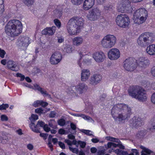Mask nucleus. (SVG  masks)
Returning <instances> with one entry per match:
<instances>
[{
	"instance_id": "nucleus-1",
	"label": "nucleus",
	"mask_w": 155,
	"mask_h": 155,
	"mask_svg": "<svg viewBox=\"0 0 155 155\" xmlns=\"http://www.w3.org/2000/svg\"><path fill=\"white\" fill-rule=\"evenodd\" d=\"M111 114L115 120L122 121L123 120H128L130 117L131 114V109L126 104H118L113 107Z\"/></svg>"
},
{
	"instance_id": "nucleus-2",
	"label": "nucleus",
	"mask_w": 155,
	"mask_h": 155,
	"mask_svg": "<svg viewBox=\"0 0 155 155\" xmlns=\"http://www.w3.org/2000/svg\"><path fill=\"white\" fill-rule=\"evenodd\" d=\"M150 61L147 58H140L137 61L132 58L126 59L124 62V67L127 71H133L136 68V63L141 68H145L150 64Z\"/></svg>"
},
{
	"instance_id": "nucleus-3",
	"label": "nucleus",
	"mask_w": 155,
	"mask_h": 155,
	"mask_svg": "<svg viewBox=\"0 0 155 155\" xmlns=\"http://www.w3.org/2000/svg\"><path fill=\"white\" fill-rule=\"evenodd\" d=\"M22 29V25L20 21L17 20L9 21L5 27L6 34L11 37H14L20 34Z\"/></svg>"
},
{
	"instance_id": "nucleus-4",
	"label": "nucleus",
	"mask_w": 155,
	"mask_h": 155,
	"mask_svg": "<svg viewBox=\"0 0 155 155\" xmlns=\"http://www.w3.org/2000/svg\"><path fill=\"white\" fill-rule=\"evenodd\" d=\"M75 24L72 26H71L67 27V30L68 33L71 35H76L78 33H79L81 29L83 27L84 24V20L81 17L79 16H74L71 18L68 22L70 23Z\"/></svg>"
},
{
	"instance_id": "nucleus-5",
	"label": "nucleus",
	"mask_w": 155,
	"mask_h": 155,
	"mask_svg": "<svg viewBox=\"0 0 155 155\" xmlns=\"http://www.w3.org/2000/svg\"><path fill=\"white\" fill-rule=\"evenodd\" d=\"M130 95L140 101L143 102L147 100V94L145 90L139 86H132L128 90Z\"/></svg>"
},
{
	"instance_id": "nucleus-6",
	"label": "nucleus",
	"mask_w": 155,
	"mask_h": 155,
	"mask_svg": "<svg viewBox=\"0 0 155 155\" xmlns=\"http://www.w3.org/2000/svg\"><path fill=\"white\" fill-rule=\"evenodd\" d=\"M155 39L153 34L145 32L142 34L137 40V43L141 47L146 46L153 42Z\"/></svg>"
},
{
	"instance_id": "nucleus-7",
	"label": "nucleus",
	"mask_w": 155,
	"mask_h": 155,
	"mask_svg": "<svg viewBox=\"0 0 155 155\" xmlns=\"http://www.w3.org/2000/svg\"><path fill=\"white\" fill-rule=\"evenodd\" d=\"M130 4L129 0H120L117 4V11L121 13H130L132 10Z\"/></svg>"
},
{
	"instance_id": "nucleus-8",
	"label": "nucleus",
	"mask_w": 155,
	"mask_h": 155,
	"mask_svg": "<svg viewBox=\"0 0 155 155\" xmlns=\"http://www.w3.org/2000/svg\"><path fill=\"white\" fill-rule=\"evenodd\" d=\"M116 42V38L115 36L111 35H108L104 37L101 43L104 48H110L115 45Z\"/></svg>"
},
{
	"instance_id": "nucleus-9",
	"label": "nucleus",
	"mask_w": 155,
	"mask_h": 155,
	"mask_svg": "<svg viewBox=\"0 0 155 155\" xmlns=\"http://www.w3.org/2000/svg\"><path fill=\"white\" fill-rule=\"evenodd\" d=\"M116 21L117 25L120 27L126 28L128 26L130 23V20L127 15L120 14L117 16Z\"/></svg>"
},
{
	"instance_id": "nucleus-10",
	"label": "nucleus",
	"mask_w": 155,
	"mask_h": 155,
	"mask_svg": "<svg viewBox=\"0 0 155 155\" xmlns=\"http://www.w3.org/2000/svg\"><path fill=\"white\" fill-rule=\"evenodd\" d=\"M148 16L147 12L144 8H140L134 13L133 17L135 19H139L140 23H142L146 20Z\"/></svg>"
},
{
	"instance_id": "nucleus-11",
	"label": "nucleus",
	"mask_w": 155,
	"mask_h": 155,
	"mask_svg": "<svg viewBox=\"0 0 155 155\" xmlns=\"http://www.w3.org/2000/svg\"><path fill=\"white\" fill-rule=\"evenodd\" d=\"M101 12L98 8H94L90 10L87 15V18L91 21L97 20L101 15Z\"/></svg>"
},
{
	"instance_id": "nucleus-12",
	"label": "nucleus",
	"mask_w": 155,
	"mask_h": 155,
	"mask_svg": "<svg viewBox=\"0 0 155 155\" xmlns=\"http://www.w3.org/2000/svg\"><path fill=\"white\" fill-rule=\"evenodd\" d=\"M87 88V86L84 83H79L76 86H72L71 88V90H70L69 91L72 93H74V91L73 90L74 89L77 93L81 94L85 91Z\"/></svg>"
},
{
	"instance_id": "nucleus-13",
	"label": "nucleus",
	"mask_w": 155,
	"mask_h": 155,
	"mask_svg": "<svg viewBox=\"0 0 155 155\" xmlns=\"http://www.w3.org/2000/svg\"><path fill=\"white\" fill-rule=\"evenodd\" d=\"M120 52L117 48L111 49L108 53V57L111 60H117L120 57Z\"/></svg>"
},
{
	"instance_id": "nucleus-14",
	"label": "nucleus",
	"mask_w": 155,
	"mask_h": 155,
	"mask_svg": "<svg viewBox=\"0 0 155 155\" xmlns=\"http://www.w3.org/2000/svg\"><path fill=\"white\" fill-rule=\"evenodd\" d=\"M62 58L61 54L58 52H54L51 56L50 61L51 64L56 65L60 62Z\"/></svg>"
},
{
	"instance_id": "nucleus-15",
	"label": "nucleus",
	"mask_w": 155,
	"mask_h": 155,
	"mask_svg": "<svg viewBox=\"0 0 155 155\" xmlns=\"http://www.w3.org/2000/svg\"><path fill=\"white\" fill-rule=\"evenodd\" d=\"M94 59L97 63L103 62L105 60L106 56L104 53L102 51H97L93 54Z\"/></svg>"
},
{
	"instance_id": "nucleus-16",
	"label": "nucleus",
	"mask_w": 155,
	"mask_h": 155,
	"mask_svg": "<svg viewBox=\"0 0 155 155\" xmlns=\"http://www.w3.org/2000/svg\"><path fill=\"white\" fill-rule=\"evenodd\" d=\"M45 124L44 122L42 121H38L36 125H35L34 122H31L29 124V127L33 131L36 133H40V131L38 128V126H39L41 127H43Z\"/></svg>"
},
{
	"instance_id": "nucleus-17",
	"label": "nucleus",
	"mask_w": 155,
	"mask_h": 155,
	"mask_svg": "<svg viewBox=\"0 0 155 155\" xmlns=\"http://www.w3.org/2000/svg\"><path fill=\"white\" fill-rule=\"evenodd\" d=\"M56 29V28L54 26L47 27L42 31L41 33L43 35L51 36L54 34Z\"/></svg>"
},
{
	"instance_id": "nucleus-18",
	"label": "nucleus",
	"mask_w": 155,
	"mask_h": 155,
	"mask_svg": "<svg viewBox=\"0 0 155 155\" xmlns=\"http://www.w3.org/2000/svg\"><path fill=\"white\" fill-rule=\"evenodd\" d=\"M102 78L101 74H94L91 77L90 83L93 85H96L100 82Z\"/></svg>"
},
{
	"instance_id": "nucleus-19",
	"label": "nucleus",
	"mask_w": 155,
	"mask_h": 155,
	"mask_svg": "<svg viewBox=\"0 0 155 155\" xmlns=\"http://www.w3.org/2000/svg\"><path fill=\"white\" fill-rule=\"evenodd\" d=\"M95 0H85L83 4V8L87 11L92 7L94 4Z\"/></svg>"
},
{
	"instance_id": "nucleus-20",
	"label": "nucleus",
	"mask_w": 155,
	"mask_h": 155,
	"mask_svg": "<svg viewBox=\"0 0 155 155\" xmlns=\"http://www.w3.org/2000/svg\"><path fill=\"white\" fill-rule=\"evenodd\" d=\"M132 120V123L136 127L141 126L143 123L142 119L138 117L134 116Z\"/></svg>"
},
{
	"instance_id": "nucleus-21",
	"label": "nucleus",
	"mask_w": 155,
	"mask_h": 155,
	"mask_svg": "<svg viewBox=\"0 0 155 155\" xmlns=\"http://www.w3.org/2000/svg\"><path fill=\"white\" fill-rule=\"evenodd\" d=\"M8 68L13 71H17L18 70V67L15 62L13 61L9 60L7 63Z\"/></svg>"
},
{
	"instance_id": "nucleus-22",
	"label": "nucleus",
	"mask_w": 155,
	"mask_h": 155,
	"mask_svg": "<svg viewBox=\"0 0 155 155\" xmlns=\"http://www.w3.org/2000/svg\"><path fill=\"white\" fill-rule=\"evenodd\" d=\"M90 75V71L88 69H83L82 71L81 79L82 81H85L88 79Z\"/></svg>"
},
{
	"instance_id": "nucleus-23",
	"label": "nucleus",
	"mask_w": 155,
	"mask_h": 155,
	"mask_svg": "<svg viewBox=\"0 0 155 155\" xmlns=\"http://www.w3.org/2000/svg\"><path fill=\"white\" fill-rule=\"evenodd\" d=\"M35 90H38L40 91L44 97H46L49 94L45 91L43 90V89L40 86L37 84H34V88Z\"/></svg>"
},
{
	"instance_id": "nucleus-24",
	"label": "nucleus",
	"mask_w": 155,
	"mask_h": 155,
	"mask_svg": "<svg viewBox=\"0 0 155 155\" xmlns=\"http://www.w3.org/2000/svg\"><path fill=\"white\" fill-rule=\"evenodd\" d=\"M147 51L148 54L151 55H155V44H152L148 46Z\"/></svg>"
},
{
	"instance_id": "nucleus-25",
	"label": "nucleus",
	"mask_w": 155,
	"mask_h": 155,
	"mask_svg": "<svg viewBox=\"0 0 155 155\" xmlns=\"http://www.w3.org/2000/svg\"><path fill=\"white\" fill-rule=\"evenodd\" d=\"M83 39L81 37H76L72 40L73 44L74 45L79 46L81 45L83 42Z\"/></svg>"
},
{
	"instance_id": "nucleus-26",
	"label": "nucleus",
	"mask_w": 155,
	"mask_h": 155,
	"mask_svg": "<svg viewBox=\"0 0 155 155\" xmlns=\"http://www.w3.org/2000/svg\"><path fill=\"white\" fill-rule=\"evenodd\" d=\"M29 41V40L28 38H23V39L20 42L21 43L20 44L21 45V46L25 47H27L29 45V44L28 43Z\"/></svg>"
},
{
	"instance_id": "nucleus-27",
	"label": "nucleus",
	"mask_w": 155,
	"mask_h": 155,
	"mask_svg": "<svg viewBox=\"0 0 155 155\" xmlns=\"http://www.w3.org/2000/svg\"><path fill=\"white\" fill-rule=\"evenodd\" d=\"M24 3L26 5L29 6L33 5L35 0H22Z\"/></svg>"
},
{
	"instance_id": "nucleus-28",
	"label": "nucleus",
	"mask_w": 155,
	"mask_h": 155,
	"mask_svg": "<svg viewBox=\"0 0 155 155\" xmlns=\"http://www.w3.org/2000/svg\"><path fill=\"white\" fill-rule=\"evenodd\" d=\"M61 10L55 9L54 10L53 12L56 16L61 17V16L62 12Z\"/></svg>"
},
{
	"instance_id": "nucleus-29",
	"label": "nucleus",
	"mask_w": 155,
	"mask_h": 155,
	"mask_svg": "<svg viewBox=\"0 0 155 155\" xmlns=\"http://www.w3.org/2000/svg\"><path fill=\"white\" fill-rule=\"evenodd\" d=\"M80 131L88 136H91L92 134H91L92 132L91 130L85 129H81Z\"/></svg>"
},
{
	"instance_id": "nucleus-30",
	"label": "nucleus",
	"mask_w": 155,
	"mask_h": 155,
	"mask_svg": "<svg viewBox=\"0 0 155 155\" xmlns=\"http://www.w3.org/2000/svg\"><path fill=\"white\" fill-rule=\"evenodd\" d=\"M38 116L36 114H32L31 117L29 118V119L31 121V122H33L32 121H35V120H38Z\"/></svg>"
},
{
	"instance_id": "nucleus-31",
	"label": "nucleus",
	"mask_w": 155,
	"mask_h": 155,
	"mask_svg": "<svg viewBox=\"0 0 155 155\" xmlns=\"http://www.w3.org/2000/svg\"><path fill=\"white\" fill-rule=\"evenodd\" d=\"M83 0H71V2L73 4L76 5H80Z\"/></svg>"
},
{
	"instance_id": "nucleus-32",
	"label": "nucleus",
	"mask_w": 155,
	"mask_h": 155,
	"mask_svg": "<svg viewBox=\"0 0 155 155\" xmlns=\"http://www.w3.org/2000/svg\"><path fill=\"white\" fill-rule=\"evenodd\" d=\"M58 124L60 126H63L65 124V121L63 118L59 119L58 120Z\"/></svg>"
},
{
	"instance_id": "nucleus-33",
	"label": "nucleus",
	"mask_w": 155,
	"mask_h": 155,
	"mask_svg": "<svg viewBox=\"0 0 155 155\" xmlns=\"http://www.w3.org/2000/svg\"><path fill=\"white\" fill-rule=\"evenodd\" d=\"M9 106V105L8 104H2V105H0V110H5L8 108Z\"/></svg>"
},
{
	"instance_id": "nucleus-34",
	"label": "nucleus",
	"mask_w": 155,
	"mask_h": 155,
	"mask_svg": "<svg viewBox=\"0 0 155 155\" xmlns=\"http://www.w3.org/2000/svg\"><path fill=\"white\" fill-rule=\"evenodd\" d=\"M113 6L111 3H110L105 6L104 7V9L105 11H110L112 9Z\"/></svg>"
},
{
	"instance_id": "nucleus-35",
	"label": "nucleus",
	"mask_w": 155,
	"mask_h": 155,
	"mask_svg": "<svg viewBox=\"0 0 155 155\" xmlns=\"http://www.w3.org/2000/svg\"><path fill=\"white\" fill-rule=\"evenodd\" d=\"M54 22L55 25L57 27L59 28L61 26V23L59 20L58 19H55L54 20Z\"/></svg>"
},
{
	"instance_id": "nucleus-36",
	"label": "nucleus",
	"mask_w": 155,
	"mask_h": 155,
	"mask_svg": "<svg viewBox=\"0 0 155 155\" xmlns=\"http://www.w3.org/2000/svg\"><path fill=\"white\" fill-rule=\"evenodd\" d=\"M43 110H44L41 108H37L35 109V112L41 115L43 113Z\"/></svg>"
},
{
	"instance_id": "nucleus-37",
	"label": "nucleus",
	"mask_w": 155,
	"mask_h": 155,
	"mask_svg": "<svg viewBox=\"0 0 155 155\" xmlns=\"http://www.w3.org/2000/svg\"><path fill=\"white\" fill-rule=\"evenodd\" d=\"M78 144L80 145L81 147L82 148H84L86 145V143L85 142L81 140H79L78 142Z\"/></svg>"
},
{
	"instance_id": "nucleus-38",
	"label": "nucleus",
	"mask_w": 155,
	"mask_h": 155,
	"mask_svg": "<svg viewBox=\"0 0 155 155\" xmlns=\"http://www.w3.org/2000/svg\"><path fill=\"white\" fill-rule=\"evenodd\" d=\"M79 55L80 56V60L79 61L78 64L79 67L81 68V64L80 63V61L82 58V57L84 56V55H86L87 54L85 53V54H84L83 52H80L79 53Z\"/></svg>"
},
{
	"instance_id": "nucleus-39",
	"label": "nucleus",
	"mask_w": 155,
	"mask_h": 155,
	"mask_svg": "<svg viewBox=\"0 0 155 155\" xmlns=\"http://www.w3.org/2000/svg\"><path fill=\"white\" fill-rule=\"evenodd\" d=\"M69 149L70 151H71L73 153L78 154L79 152L78 149L76 148H73L69 147Z\"/></svg>"
},
{
	"instance_id": "nucleus-40",
	"label": "nucleus",
	"mask_w": 155,
	"mask_h": 155,
	"mask_svg": "<svg viewBox=\"0 0 155 155\" xmlns=\"http://www.w3.org/2000/svg\"><path fill=\"white\" fill-rule=\"evenodd\" d=\"M41 101L37 100L35 101L32 104V106L35 107H37L40 106Z\"/></svg>"
},
{
	"instance_id": "nucleus-41",
	"label": "nucleus",
	"mask_w": 155,
	"mask_h": 155,
	"mask_svg": "<svg viewBox=\"0 0 155 155\" xmlns=\"http://www.w3.org/2000/svg\"><path fill=\"white\" fill-rule=\"evenodd\" d=\"M144 132L143 131L141 130L140 131L138 132V133L137 134V136L138 137H139L140 136V137L141 138L143 137L145 135Z\"/></svg>"
},
{
	"instance_id": "nucleus-42",
	"label": "nucleus",
	"mask_w": 155,
	"mask_h": 155,
	"mask_svg": "<svg viewBox=\"0 0 155 155\" xmlns=\"http://www.w3.org/2000/svg\"><path fill=\"white\" fill-rule=\"evenodd\" d=\"M1 120L2 121H6L8 120V117L5 115H2L1 117Z\"/></svg>"
},
{
	"instance_id": "nucleus-43",
	"label": "nucleus",
	"mask_w": 155,
	"mask_h": 155,
	"mask_svg": "<svg viewBox=\"0 0 155 155\" xmlns=\"http://www.w3.org/2000/svg\"><path fill=\"white\" fill-rule=\"evenodd\" d=\"M56 115V112L54 111H51L49 114V117L51 118H54L55 117Z\"/></svg>"
},
{
	"instance_id": "nucleus-44",
	"label": "nucleus",
	"mask_w": 155,
	"mask_h": 155,
	"mask_svg": "<svg viewBox=\"0 0 155 155\" xmlns=\"http://www.w3.org/2000/svg\"><path fill=\"white\" fill-rule=\"evenodd\" d=\"M151 101L153 104H155V92L152 95L151 97Z\"/></svg>"
},
{
	"instance_id": "nucleus-45",
	"label": "nucleus",
	"mask_w": 155,
	"mask_h": 155,
	"mask_svg": "<svg viewBox=\"0 0 155 155\" xmlns=\"http://www.w3.org/2000/svg\"><path fill=\"white\" fill-rule=\"evenodd\" d=\"M44 130L46 132H48L50 130V128L48 127L47 124H46L43 127Z\"/></svg>"
},
{
	"instance_id": "nucleus-46",
	"label": "nucleus",
	"mask_w": 155,
	"mask_h": 155,
	"mask_svg": "<svg viewBox=\"0 0 155 155\" xmlns=\"http://www.w3.org/2000/svg\"><path fill=\"white\" fill-rule=\"evenodd\" d=\"M58 144L59 147L62 149H65V147L64 144L61 141H59L58 142Z\"/></svg>"
},
{
	"instance_id": "nucleus-47",
	"label": "nucleus",
	"mask_w": 155,
	"mask_h": 155,
	"mask_svg": "<svg viewBox=\"0 0 155 155\" xmlns=\"http://www.w3.org/2000/svg\"><path fill=\"white\" fill-rule=\"evenodd\" d=\"M48 134H45L43 133H41L40 134V137H43L44 140H46L48 137Z\"/></svg>"
},
{
	"instance_id": "nucleus-48",
	"label": "nucleus",
	"mask_w": 155,
	"mask_h": 155,
	"mask_svg": "<svg viewBox=\"0 0 155 155\" xmlns=\"http://www.w3.org/2000/svg\"><path fill=\"white\" fill-rule=\"evenodd\" d=\"M6 54L5 51L2 49L1 51H0V57L2 58H3L5 57V55Z\"/></svg>"
},
{
	"instance_id": "nucleus-49",
	"label": "nucleus",
	"mask_w": 155,
	"mask_h": 155,
	"mask_svg": "<svg viewBox=\"0 0 155 155\" xmlns=\"http://www.w3.org/2000/svg\"><path fill=\"white\" fill-rule=\"evenodd\" d=\"M48 104L47 102L43 101H41L40 106H41L43 107H45L47 106Z\"/></svg>"
},
{
	"instance_id": "nucleus-50",
	"label": "nucleus",
	"mask_w": 155,
	"mask_h": 155,
	"mask_svg": "<svg viewBox=\"0 0 155 155\" xmlns=\"http://www.w3.org/2000/svg\"><path fill=\"white\" fill-rule=\"evenodd\" d=\"M144 152L148 154H150L152 151L149 149L144 148L143 149Z\"/></svg>"
},
{
	"instance_id": "nucleus-51",
	"label": "nucleus",
	"mask_w": 155,
	"mask_h": 155,
	"mask_svg": "<svg viewBox=\"0 0 155 155\" xmlns=\"http://www.w3.org/2000/svg\"><path fill=\"white\" fill-rule=\"evenodd\" d=\"M51 141H48V145L49 147L50 148L51 151H52L53 150V146L52 145V144Z\"/></svg>"
},
{
	"instance_id": "nucleus-52",
	"label": "nucleus",
	"mask_w": 155,
	"mask_h": 155,
	"mask_svg": "<svg viewBox=\"0 0 155 155\" xmlns=\"http://www.w3.org/2000/svg\"><path fill=\"white\" fill-rule=\"evenodd\" d=\"M122 151L123 150L117 149L115 150V152L117 155H121Z\"/></svg>"
},
{
	"instance_id": "nucleus-53",
	"label": "nucleus",
	"mask_w": 155,
	"mask_h": 155,
	"mask_svg": "<svg viewBox=\"0 0 155 155\" xmlns=\"http://www.w3.org/2000/svg\"><path fill=\"white\" fill-rule=\"evenodd\" d=\"M27 148L29 150H31L33 149L34 146L31 143H29L27 145Z\"/></svg>"
},
{
	"instance_id": "nucleus-54",
	"label": "nucleus",
	"mask_w": 155,
	"mask_h": 155,
	"mask_svg": "<svg viewBox=\"0 0 155 155\" xmlns=\"http://www.w3.org/2000/svg\"><path fill=\"white\" fill-rule=\"evenodd\" d=\"M70 127L71 129L73 130H75L76 129V125L73 123L70 124Z\"/></svg>"
},
{
	"instance_id": "nucleus-55",
	"label": "nucleus",
	"mask_w": 155,
	"mask_h": 155,
	"mask_svg": "<svg viewBox=\"0 0 155 155\" xmlns=\"http://www.w3.org/2000/svg\"><path fill=\"white\" fill-rule=\"evenodd\" d=\"M115 138L110 137L108 136L106 137V139L108 140H109L111 141L114 142L115 140Z\"/></svg>"
},
{
	"instance_id": "nucleus-56",
	"label": "nucleus",
	"mask_w": 155,
	"mask_h": 155,
	"mask_svg": "<svg viewBox=\"0 0 155 155\" xmlns=\"http://www.w3.org/2000/svg\"><path fill=\"white\" fill-rule=\"evenodd\" d=\"M65 130L64 129L62 128L58 130V133L60 134H64L65 133Z\"/></svg>"
},
{
	"instance_id": "nucleus-57",
	"label": "nucleus",
	"mask_w": 155,
	"mask_h": 155,
	"mask_svg": "<svg viewBox=\"0 0 155 155\" xmlns=\"http://www.w3.org/2000/svg\"><path fill=\"white\" fill-rule=\"evenodd\" d=\"M64 38L62 37H60L58 39V43H61L64 41Z\"/></svg>"
},
{
	"instance_id": "nucleus-58",
	"label": "nucleus",
	"mask_w": 155,
	"mask_h": 155,
	"mask_svg": "<svg viewBox=\"0 0 155 155\" xmlns=\"http://www.w3.org/2000/svg\"><path fill=\"white\" fill-rule=\"evenodd\" d=\"M97 151V149L94 147H93L91 148V152L93 153H95Z\"/></svg>"
},
{
	"instance_id": "nucleus-59",
	"label": "nucleus",
	"mask_w": 155,
	"mask_h": 155,
	"mask_svg": "<svg viewBox=\"0 0 155 155\" xmlns=\"http://www.w3.org/2000/svg\"><path fill=\"white\" fill-rule=\"evenodd\" d=\"M151 73L153 76L155 77V66L152 68Z\"/></svg>"
},
{
	"instance_id": "nucleus-60",
	"label": "nucleus",
	"mask_w": 155,
	"mask_h": 155,
	"mask_svg": "<svg viewBox=\"0 0 155 155\" xmlns=\"http://www.w3.org/2000/svg\"><path fill=\"white\" fill-rule=\"evenodd\" d=\"M68 138L71 140H74L75 139V136L71 134H70L68 135Z\"/></svg>"
},
{
	"instance_id": "nucleus-61",
	"label": "nucleus",
	"mask_w": 155,
	"mask_h": 155,
	"mask_svg": "<svg viewBox=\"0 0 155 155\" xmlns=\"http://www.w3.org/2000/svg\"><path fill=\"white\" fill-rule=\"evenodd\" d=\"M131 151L133 152V153H135L136 155H139V152L138 150L136 149H132L131 150Z\"/></svg>"
},
{
	"instance_id": "nucleus-62",
	"label": "nucleus",
	"mask_w": 155,
	"mask_h": 155,
	"mask_svg": "<svg viewBox=\"0 0 155 155\" xmlns=\"http://www.w3.org/2000/svg\"><path fill=\"white\" fill-rule=\"evenodd\" d=\"M65 142L69 146H71L72 145V142L69 140L66 139L65 140Z\"/></svg>"
},
{
	"instance_id": "nucleus-63",
	"label": "nucleus",
	"mask_w": 155,
	"mask_h": 155,
	"mask_svg": "<svg viewBox=\"0 0 155 155\" xmlns=\"http://www.w3.org/2000/svg\"><path fill=\"white\" fill-rule=\"evenodd\" d=\"M82 117L85 120H89L90 119V118H91L89 116H87L84 114H83L82 115Z\"/></svg>"
},
{
	"instance_id": "nucleus-64",
	"label": "nucleus",
	"mask_w": 155,
	"mask_h": 155,
	"mask_svg": "<svg viewBox=\"0 0 155 155\" xmlns=\"http://www.w3.org/2000/svg\"><path fill=\"white\" fill-rule=\"evenodd\" d=\"M118 147H119V148L120 149L123 150H124L125 149V147L122 144H121V143H118Z\"/></svg>"
}]
</instances>
